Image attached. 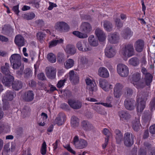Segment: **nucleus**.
I'll return each instance as SVG.
<instances>
[{
    "label": "nucleus",
    "mask_w": 155,
    "mask_h": 155,
    "mask_svg": "<svg viewBox=\"0 0 155 155\" xmlns=\"http://www.w3.org/2000/svg\"><path fill=\"white\" fill-rule=\"evenodd\" d=\"M21 58L20 55L18 54H12L9 58V60L12 68L14 69H18L20 67V70L18 73L22 74L24 69V66H21Z\"/></svg>",
    "instance_id": "f257e3e1"
},
{
    "label": "nucleus",
    "mask_w": 155,
    "mask_h": 155,
    "mask_svg": "<svg viewBox=\"0 0 155 155\" xmlns=\"http://www.w3.org/2000/svg\"><path fill=\"white\" fill-rule=\"evenodd\" d=\"M134 136L130 132H127L124 135L123 140L124 145L127 147H131L134 144Z\"/></svg>",
    "instance_id": "f03ea898"
},
{
    "label": "nucleus",
    "mask_w": 155,
    "mask_h": 155,
    "mask_svg": "<svg viewBox=\"0 0 155 155\" xmlns=\"http://www.w3.org/2000/svg\"><path fill=\"white\" fill-rule=\"evenodd\" d=\"M122 54L124 56L130 57L134 54V49L132 44H128L122 48Z\"/></svg>",
    "instance_id": "7ed1b4c3"
},
{
    "label": "nucleus",
    "mask_w": 155,
    "mask_h": 155,
    "mask_svg": "<svg viewBox=\"0 0 155 155\" xmlns=\"http://www.w3.org/2000/svg\"><path fill=\"white\" fill-rule=\"evenodd\" d=\"M73 142L75 147L78 149L84 148L87 145V143L86 140L82 139H79L78 137L77 136L74 137Z\"/></svg>",
    "instance_id": "20e7f679"
},
{
    "label": "nucleus",
    "mask_w": 155,
    "mask_h": 155,
    "mask_svg": "<svg viewBox=\"0 0 155 155\" xmlns=\"http://www.w3.org/2000/svg\"><path fill=\"white\" fill-rule=\"evenodd\" d=\"M117 71L118 74L122 77H126L128 74V68L124 64H119L117 66Z\"/></svg>",
    "instance_id": "39448f33"
},
{
    "label": "nucleus",
    "mask_w": 155,
    "mask_h": 155,
    "mask_svg": "<svg viewBox=\"0 0 155 155\" xmlns=\"http://www.w3.org/2000/svg\"><path fill=\"white\" fill-rule=\"evenodd\" d=\"M147 100L146 97H138L137 99L136 106L138 112H142L146 106V102Z\"/></svg>",
    "instance_id": "423d86ee"
},
{
    "label": "nucleus",
    "mask_w": 155,
    "mask_h": 155,
    "mask_svg": "<svg viewBox=\"0 0 155 155\" xmlns=\"http://www.w3.org/2000/svg\"><path fill=\"white\" fill-rule=\"evenodd\" d=\"M66 120V116L65 114L63 112H60L57 115L54 123L58 126H61L64 124Z\"/></svg>",
    "instance_id": "0eeeda50"
},
{
    "label": "nucleus",
    "mask_w": 155,
    "mask_h": 155,
    "mask_svg": "<svg viewBox=\"0 0 155 155\" xmlns=\"http://www.w3.org/2000/svg\"><path fill=\"white\" fill-rule=\"evenodd\" d=\"M140 78V74L138 72H136L132 75V80L133 81L136 83L135 84H134V85H136L137 87L138 88H143L144 87L143 83H140L139 82Z\"/></svg>",
    "instance_id": "6e6552de"
},
{
    "label": "nucleus",
    "mask_w": 155,
    "mask_h": 155,
    "mask_svg": "<svg viewBox=\"0 0 155 155\" xmlns=\"http://www.w3.org/2000/svg\"><path fill=\"white\" fill-rule=\"evenodd\" d=\"M99 85L104 91H107L113 88V86L106 80L101 79L99 81Z\"/></svg>",
    "instance_id": "1a4fd4ad"
},
{
    "label": "nucleus",
    "mask_w": 155,
    "mask_h": 155,
    "mask_svg": "<svg viewBox=\"0 0 155 155\" xmlns=\"http://www.w3.org/2000/svg\"><path fill=\"white\" fill-rule=\"evenodd\" d=\"M68 103L71 107L74 109H78L82 107V102L78 100L72 99H69Z\"/></svg>",
    "instance_id": "9d476101"
},
{
    "label": "nucleus",
    "mask_w": 155,
    "mask_h": 155,
    "mask_svg": "<svg viewBox=\"0 0 155 155\" xmlns=\"http://www.w3.org/2000/svg\"><path fill=\"white\" fill-rule=\"evenodd\" d=\"M14 77L10 74L5 75L2 79V82L4 85L6 86H10L12 82L14 81Z\"/></svg>",
    "instance_id": "9b49d317"
},
{
    "label": "nucleus",
    "mask_w": 155,
    "mask_h": 155,
    "mask_svg": "<svg viewBox=\"0 0 155 155\" xmlns=\"http://www.w3.org/2000/svg\"><path fill=\"white\" fill-rule=\"evenodd\" d=\"M123 85L120 83H116L114 88V97H120L122 93Z\"/></svg>",
    "instance_id": "f8f14e48"
},
{
    "label": "nucleus",
    "mask_w": 155,
    "mask_h": 155,
    "mask_svg": "<svg viewBox=\"0 0 155 155\" xmlns=\"http://www.w3.org/2000/svg\"><path fill=\"white\" fill-rule=\"evenodd\" d=\"M105 55L108 58L113 57L115 54L116 51L114 48L111 46H107L105 50Z\"/></svg>",
    "instance_id": "ddd939ff"
},
{
    "label": "nucleus",
    "mask_w": 155,
    "mask_h": 155,
    "mask_svg": "<svg viewBox=\"0 0 155 155\" xmlns=\"http://www.w3.org/2000/svg\"><path fill=\"white\" fill-rule=\"evenodd\" d=\"M14 42L17 46L21 47L25 45V39L21 35H18L15 37Z\"/></svg>",
    "instance_id": "4468645a"
},
{
    "label": "nucleus",
    "mask_w": 155,
    "mask_h": 155,
    "mask_svg": "<svg viewBox=\"0 0 155 155\" xmlns=\"http://www.w3.org/2000/svg\"><path fill=\"white\" fill-rule=\"evenodd\" d=\"M46 74L48 78L53 79L56 77V69L53 67H46L45 69Z\"/></svg>",
    "instance_id": "2eb2a0df"
},
{
    "label": "nucleus",
    "mask_w": 155,
    "mask_h": 155,
    "mask_svg": "<svg viewBox=\"0 0 155 155\" xmlns=\"http://www.w3.org/2000/svg\"><path fill=\"white\" fill-rule=\"evenodd\" d=\"M145 43L142 39H138L134 43V46L135 50L138 52H142L144 48Z\"/></svg>",
    "instance_id": "dca6fc26"
},
{
    "label": "nucleus",
    "mask_w": 155,
    "mask_h": 155,
    "mask_svg": "<svg viewBox=\"0 0 155 155\" xmlns=\"http://www.w3.org/2000/svg\"><path fill=\"white\" fill-rule=\"evenodd\" d=\"M12 100V97H4L2 99V106L0 103V108L4 110H8L10 109V106L8 101Z\"/></svg>",
    "instance_id": "f3484780"
},
{
    "label": "nucleus",
    "mask_w": 155,
    "mask_h": 155,
    "mask_svg": "<svg viewBox=\"0 0 155 155\" xmlns=\"http://www.w3.org/2000/svg\"><path fill=\"white\" fill-rule=\"evenodd\" d=\"M119 36L117 33L110 34L108 36V41L111 44H116L119 41Z\"/></svg>",
    "instance_id": "a211bd4d"
},
{
    "label": "nucleus",
    "mask_w": 155,
    "mask_h": 155,
    "mask_svg": "<svg viewBox=\"0 0 155 155\" xmlns=\"http://www.w3.org/2000/svg\"><path fill=\"white\" fill-rule=\"evenodd\" d=\"M135 101L131 98H127L124 101L125 108L128 110H132L134 109Z\"/></svg>",
    "instance_id": "6ab92c4d"
},
{
    "label": "nucleus",
    "mask_w": 155,
    "mask_h": 155,
    "mask_svg": "<svg viewBox=\"0 0 155 155\" xmlns=\"http://www.w3.org/2000/svg\"><path fill=\"white\" fill-rule=\"evenodd\" d=\"M69 79L73 84H76L79 82V77L78 75L74 74L73 70H71L69 72Z\"/></svg>",
    "instance_id": "aec40b11"
},
{
    "label": "nucleus",
    "mask_w": 155,
    "mask_h": 155,
    "mask_svg": "<svg viewBox=\"0 0 155 155\" xmlns=\"http://www.w3.org/2000/svg\"><path fill=\"white\" fill-rule=\"evenodd\" d=\"M56 27L61 32L67 31L69 29V27L68 24L63 21L58 22L56 24Z\"/></svg>",
    "instance_id": "412c9836"
},
{
    "label": "nucleus",
    "mask_w": 155,
    "mask_h": 155,
    "mask_svg": "<svg viewBox=\"0 0 155 155\" xmlns=\"http://www.w3.org/2000/svg\"><path fill=\"white\" fill-rule=\"evenodd\" d=\"M95 33L100 41L103 42L105 40L106 37L102 30L99 28H97L95 30Z\"/></svg>",
    "instance_id": "4be33fe9"
},
{
    "label": "nucleus",
    "mask_w": 155,
    "mask_h": 155,
    "mask_svg": "<svg viewBox=\"0 0 155 155\" xmlns=\"http://www.w3.org/2000/svg\"><path fill=\"white\" fill-rule=\"evenodd\" d=\"M133 33L130 29L127 27L122 31L121 35L124 39H129L132 36Z\"/></svg>",
    "instance_id": "5701e85b"
},
{
    "label": "nucleus",
    "mask_w": 155,
    "mask_h": 155,
    "mask_svg": "<svg viewBox=\"0 0 155 155\" xmlns=\"http://www.w3.org/2000/svg\"><path fill=\"white\" fill-rule=\"evenodd\" d=\"M81 29V31L85 33H89L91 30V27L88 23L84 22L82 24Z\"/></svg>",
    "instance_id": "b1692460"
},
{
    "label": "nucleus",
    "mask_w": 155,
    "mask_h": 155,
    "mask_svg": "<svg viewBox=\"0 0 155 155\" xmlns=\"http://www.w3.org/2000/svg\"><path fill=\"white\" fill-rule=\"evenodd\" d=\"M98 74L99 76L104 78H107L109 76V72L105 68L101 67L98 70Z\"/></svg>",
    "instance_id": "393cba45"
},
{
    "label": "nucleus",
    "mask_w": 155,
    "mask_h": 155,
    "mask_svg": "<svg viewBox=\"0 0 155 155\" xmlns=\"http://www.w3.org/2000/svg\"><path fill=\"white\" fill-rule=\"evenodd\" d=\"M115 133L116 143L118 144H120L124 138L122 132L120 130L117 129L115 130Z\"/></svg>",
    "instance_id": "a878e982"
},
{
    "label": "nucleus",
    "mask_w": 155,
    "mask_h": 155,
    "mask_svg": "<svg viewBox=\"0 0 155 155\" xmlns=\"http://www.w3.org/2000/svg\"><path fill=\"white\" fill-rule=\"evenodd\" d=\"M81 126L83 129L86 131L90 130L94 128L92 125L86 120L83 121L81 123Z\"/></svg>",
    "instance_id": "bb28decb"
},
{
    "label": "nucleus",
    "mask_w": 155,
    "mask_h": 155,
    "mask_svg": "<svg viewBox=\"0 0 155 155\" xmlns=\"http://www.w3.org/2000/svg\"><path fill=\"white\" fill-rule=\"evenodd\" d=\"M84 43L83 41H78L77 44L76 46L78 49L80 51H90L91 48H90L88 45L87 46L85 43L84 45L85 47H83V44Z\"/></svg>",
    "instance_id": "cd10ccee"
},
{
    "label": "nucleus",
    "mask_w": 155,
    "mask_h": 155,
    "mask_svg": "<svg viewBox=\"0 0 155 155\" xmlns=\"http://www.w3.org/2000/svg\"><path fill=\"white\" fill-rule=\"evenodd\" d=\"M132 127L133 129L135 131H137L141 127L139 119L136 118L132 122Z\"/></svg>",
    "instance_id": "c85d7f7f"
},
{
    "label": "nucleus",
    "mask_w": 155,
    "mask_h": 155,
    "mask_svg": "<svg viewBox=\"0 0 155 155\" xmlns=\"http://www.w3.org/2000/svg\"><path fill=\"white\" fill-rule=\"evenodd\" d=\"M11 85L13 89L15 91H18L22 87V83L20 81H15L12 82Z\"/></svg>",
    "instance_id": "c756f323"
},
{
    "label": "nucleus",
    "mask_w": 155,
    "mask_h": 155,
    "mask_svg": "<svg viewBox=\"0 0 155 155\" xmlns=\"http://www.w3.org/2000/svg\"><path fill=\"white\" fill-rule=\"evenodd\" d=\"M88 40L90 45L91 46L93 47L97 46L98 44L97 40L93 35L90 36Z\"/></svg>",
    "instance_id": "7c9ffc66"
},
{
    "label": "nucleus",
    "mask_w": 155,
    "mask_h": 155,
    "mask_svg": "<svg viewBox=\"0 0 155 155\" xmlns=\"http://www.w3.org/2000/svg\"><path fill=\"white\" fill-rule=\"evenodd\" d=\"M119 115L121 119L127 120L130 118V115L127 111L122 110L119 112Z\"/></svg>",
    "instance_id": "2f4dec72"
},
{
    "label": "nucleus",
    "mask_w": 155,
    "mask_h": 155,
    "mask_svg": "<svg viewBox=\"0 0 155 155\" xmlns=\"http://www.w3.org/2000/svg\"><path fill=\"white\" fill-rule=\"evenodd\" d=\"M9 64L8 63H6L5 65L1 67V71L3 74L5 75L10 74L11 72L9 70Z\"/></svg>",
    "instance_id": "473e14b6"
},
{
    "label": "nucleus",
    "mask_w": 155,
    "mask_h": 155,
    "mask_svg": "<svg viewBox=\"0 0 155 155\" xmlns=\"http://www.w3.org/2000/svg\"><path fill=\"white\" fill-rule=\"evenodd\" d=\"M79 119L78 118L75 116H73L71 119V126L74 128L78 127L79 124Z\"/></svg>",
    "instance_id": "72a5a7b5"
},
{
    "label": "nucleus",
    "mask_w": 155,
    "mask_h": 155,
    "mask_svg": "<svg viewBox=\"0 0 155 155\" xmlns=\"http://www.w3.org/2000/svg\"><path fill=\"white\" fill-rule=\"evenodd\" d=\"M153 76L150 73H148L145 75L144 80L146 85L148 86H150L152 81Z\"/></svg>",
    "instance_id": "f704fd0d"
},
{
    "label": "nucleus",
    "mask_w": 155,
    "mask_h": 155,
    "mask_svg": "<svg viewBox=\"0 0 155 155\" xmlns=\"http://www.w3.org/2000/svg\"><path fill=\"white\" fill-rule=\"evenodd\" d=\"M74 64V60L71 58L67 59L64 64V66L66 69H70L72 67Z\"/></svg>",
    "instance_id": "c9c22d12"
},
{
    "label": "nucleus",
    "mask_w": 155,
    "mask_h": 155,
    "mask_svg": "<svg viewBox=\"0 0 155 155\" xmlns=\"http://www.w3.org/2000/svg\"><path fill=\"white\" fill-rule=\"evenodd\" d=\"M66 51L69 54H74L76 52V49L74 46L68 45L66 46Z\"/></svg>",
    "instance_id": "e433bc0d"
},
{
    "label": "nucleus",
    "mask_w": 155,
    "mask_h": 155,
    "mask_svg": "<svg viewBox=\"0 0 155 155\" xmlns=\"http://www.w3.org/2000/svg\"><path fill=\"white\" fill-rule=\"evenodd\" d=\"M104 29L108 31H111L113 28L112 24L107 21H105L104 22Z\"/></svg>",
    "instance_id": "4c0bfd02"
},
{
    "label": "nucleus",
    "mask_w": 155,
    "mask_h": 155,
    "mask_svg": "<svg viewBox=\"0 0 155 155\" xmlns=\"http://www.w3.org/2000/svg\"><path fill=\"white\" fill-rule=\"evenodd\" d=\"M2 31L4 34L7 35L12 31V29L10 25H5L2 28Z\"/></svg>",
    "instance_id": "58836bf2"
},
{
    "label": "nucleus",
    "mask_w": 155,
    "mask_h": 155,
    "mask_svg": "<svg viewBox=\"0 0 155 155\" xmlns=\"http://www.w3.org/2000/svg\"><path fill=\"white\" fill-rule=\"evenodd\" d=\"M63 42V40L61 38L59 40H54L50 42L49 43V47L50 48L56 46L58 44L62 43Z\"/></svg>",
    "instance_id": "ea45409f"
},
{
    "label": "nucleus",
    "mask_w": 155,
    "mask_h": 155,
    "mask_svg": "<svg viewBox=\"0 0 155 155\" xmlns=\"http://www.w3.org/2000/svg\"><path fill=\"white\" fill-rule=\"evenodd\" d=\"M35 16V14L32 12L26 13L23 15V18L28 20L33 19Z\"/></svg>",
    "instance_id": "a19ab883"
},
{
    "label": "nucleus",
    "mask_w": 155,
    "mask_h": 155,
    "mask_svg": "<svg viewBox=\"0 0 155 155\" xmlns=\"http://www.w3.org/2000/svg\"><path fill=\"white\" fill-rule=\"evenodd\" d=\"M47 58L48 61L51 63H54L56 61V58L55 55L52 53L48 54Z\"/></svg>",
    "instance_id": "79ce46f5"
},
{
    "label": "nucleus",
    "mask_w": 155,
    "mask_h": 155,
    "mask_svg": "<svg viewBox=\"0 0 155 155\" xmlns=\"http://www.w3.org/2000/svg\"><path fill=\"white\" fill-rule=\"evenodd\" d=\"M57 59L58 62L59 63L64 62L65 59L64 54L62 53L59 52L57 54Z\"/></svg>",
    "instance_id": "37998d69"
},
{
    "label": "nucleus",
    "mask_w": 155,
    "mask_h": 155,
    "mask_svg": "<svg viewBox=\"0 0 155 155\" xmlns=\"http://www.w3.org/2000/svg\"><path fill=\"white\" fill-rule=\"evenodd\" d=\"M36 36L38 39L41 42L44 40L46 34L42 31H38L37 33Z\"/></svg>",
    "instance_id": "c03bdc74"
},
{
    "label": "nucleus",
    "mask_w": 155,
    "mask_h": 155,
    "mask_svg": "<svg viewBox=\"0 0 155 155\" xmlns=\"http://www.w3.org/2000/svg\"><path fill=\"white\" fill-rule=\"evenodd\" d=\"M130 64L136 66L138 65L139 63L138 59L137 57H133L130 58L129 61Z\"/></svg>",
    "instance_id": "a18cd8bd"
},
{
    "label": "nucleus",
    "mask_w": 155,
    "mask_h": 155,
    "mask_svg": "<svg viewBox=\"0 0 155 155\" xmlns=\"http://www.w3.org/2000/svg\"><path fill=\"white\" fill-rule=\"evenodd\" d=\"M73 34L79 38H85L87 37V36L86 34H83L78 31H74L73 32Z\"/></svg>",
    "instance_id": "49530a36"
},
{
    "label": "nucleus",
    "mask_w": 155,
    "mask_h": 155,
    "mask_svg": "<svg viewBox=\"0 0 155 155\" xmlns=\"http://www.w3.org/2000/svg\"><path fill=\"white\" fill-rule=\"evenodd\" d=\"M114 22L116 26L118 29H120L122 27L123 23L120 19L116 18L114 20Z\"/></svg>",
    "instance_id": "de8ad7c7"
},
{
    "label": "nucleus",
    "mask_w": 155,
    "mask_h": 155,
    "mask_svg": "<svg viewBox=\"0 0 155 155\" xmlns=\"http://www.w3.org/2000/svg\"><path fill=\"white\" fill-rule=\"evenodd\" d=\"M88 87L90 91H96L97 90V86L94 81L88 86Z\"/></svg>",
    "instance_id": "09e8293b"
},
{
    "label": "nucleus",
    "mask_w": 155,
    "mask_h": 155,
    "mask_svg": "<svg viewBox=\"0 0 155 155\" xmlns=\"http://www.w3.org/2000/svg\"><path fill=\"white\" fill-rule=\"evenodd\" d=\"M32 73V71L29 68L26 69L24 71L25 77L27 78L29 77Z\"/></svg>",
    "instance_id": "8fccbe9b"
},
{
    "label": "nucleus",
    "mask_w": 155,
    "mask_h": 155,
    "mask_svg": "<svg viewBox=\"0 0 155 155\" xmlns=\"http://www.w3.org/2000/svg\"><path fill=\"white\" fill-rule=\"evenodd\" d=\"M10 126L7 124L2 123V132H7L10 131Z\"/></svg>",
    "instance_id": "3c124183"
},
{
    "label": "nucleus",
    "mask_w": 155,
    "mask_h": 155,
    "mask_svg": "<svg viewBox=\"0 0 155 155\" xmlns=\"http://www.w3.org/2000/svg\"><path fill=\"white\" fill-rule=\"evenodd\" d=\"M46 144L45 142L44 141L42 144L41 150V153L43 155H45L46 152Z\"/></svg>",
    "instance_id": "603ef678"
},
{
    "label": "nucleus",
    "mask_w": 155,
    "mask_h": 155,
    "mask_svg": "<svg viewBox=\"0 0 155 155\" xmlns=\"http://www.w3.org/2000/svg\"><path fill=\"white\" fill-rule=\"evenodd\" d=\"M125 94L127 96H131L133 93V91L132 89L129 88H127L125 90Z\"/></svg>",
    "instance_id": "864d4df0"
},
{
    "label": "nucleus",
    "mask_w": 155,
    "mask_h": 155,
    "mask_svg": "<svg viewBox=\"0 0 155 155\" xmlns=\"http://www.w3.org/2000/svg\"><path fill=\"white\" fill-rule=\"evenodd\" d=\"M66 80L65 79L63 80H60L58 83L57 84V87L60 88L64 86V83L66 81Z\"/></svg>",
    "instance_id": "5fc2aeb1"
},
{
    "label": "nucleus",
    "mask_w": 155,
    "mask_h": 155,
    "mask_svg": "<svg viewBox=\"0 0 155 155\" xmlns=\"http://www.w3.org/2000/svg\"><path fill=\"white\" fill-rule=\"evenodd\" d=\"M25 97H34L35 95L32 91H28L25 92Z\"/></svg>",
    "instance_id": "6e6d98bb"
},
{
    "label": "nucleus",
    "mask_w": 155,
    "mask_h": 155,
    "mask_svg": "<svg viewBox=\"0 0 155 155\" xmlns=\"http://www.w3.org/2000/svg\"><path fill=\"white\" fill-rule=\"evenodd\" d=\"M38 79L40 80L43 81L46 80L45 74L43 73H41L38 75Z\"/></svg>",
    "instance_id": "4d7b16f0"
},
{
    "label": "nucleus",
    "mask_w": 155,
    "mask_h": 155,
    "mask_svg": "<svg viewBox=\"0 0 155 155\" xmlns=\"http://www.w3.org/2000/svg\"><path fill=\"white\" fill-rule=\"evenodd\" d=\"M151 110H155V98H153L151 101L150 103Z\"/></svg>",
    "instance_id": "13d9d810"
},
{
    "label": "nucleus",
    "mask_w": 155,
    "mask_h": 155,
    "mask_svg": "<svg viewBox=\"0 0 155 155\" xmlns=\"http://www.w3.org/2000/svg\"><path fill=\"white\" fill-rule=\"evenodd\" d=\"M61 108L66 111H68L70 110V108L68 105L65 103L61 104Z\"/></svg>",
    "instance_id": "bf43d9fd"
},
{
    "label": "nucleus",
    "mask_w": 155,
    "mask_h": 155,
    "mask_svg": "<svg viewBox=\"0 0 155 155\" xmlns=\"http://www.w3.org/2000/svg\"><path fill=\"white\" fill-rule=\"evenodd\" d=\"M4 97H14V94L12 91L8 90L5 93Z\"/></svg>",
    "instance_id": "052dcab7"
},
{
    "label": "nucleus",
    "mask_w": 155,
    "mask_h": 155,
    "mask_svg": "<svg viewBox=\"0 0 155 155\" xmlns=\"http://www.w3.org/2000/svg\"><path fill=\"white\" fill-rule=\"evenodd\" d=\"M12 10L17 15H18L19 12V5H18L14 6L12 8Z\"/></svg>",
    "instance_id": "680f3d73"
},
{
    "label": "nucleus",
    "mask_w": 155,
    "mask_h": 155,
    "mask_svg": "<svg viewBox=\"0 0 155 155\" xmlns=\"http://www.w3.org/2000/svg\"><path fill=\"white\" fill-rule=\"evenodd\" d=\"M31 3L36 8H39V4L37 0H32L31 2Z\"/></svg>",
    "instance_id": "e2e57ef3"
},
{
    "label": "nucleus",
    "mask_w": 155,
    "mask_h": 155,
    "mask_svg": "<svg viewBox=\"0 0 155 155\" xmlns=\"http://www.w3.org/2000/svg\"><path fill=\"white\" fill-rule=\"evenodd\" d=\"M49 6L48 8V9L49 10H52L54 7H56L57 5L55 3H54L52 2H49Z\"/></svg>",
    "instance_id": "0e129e2a"
},
{
    "label": "nucleus",
    "mask_w": 155,
    "mask_h": 155,
    "mask_svg": "<svg viewBox=\"0 0 155 155\" xmlns=\"http://www.w3.org/2000/svg\"><path fill=\"white\" fill-rule=\"evenodd\" d=\"M149 131L151 134H155V124L152 125L150 127Z\"/></svg>",
    "instance_id": "69168bd1"
},
{
    "label": "nucleus",
    "mask_w": 155,
    "mask_h": 155,
    "mask_svg": "<svg viewBox=\"0 0 155 155\" xmlns=\"http://www.w3.org/2000/svg\"><path fill=\"white\" fill-rule=\"evenodd\" d=\"M80 61L82 64H85L87 62V59L86 58L83 56H81L79 58Z\"/></svg>",
    "instance_id": "338daca9"
},
{
    "label": "nucleus",
    "mask_w": 155,
    "mask_h": 155,
    "mask_svg": "<svg viewBox=\"0 0 155 155\" xmlns=\"http://www.w3.org/2000/svg\"><path fill=\"white\" fill-rule=\"evenodd\" d=\"M103 132L104 135L106 136L107 137H107L109 138L110 133L108 129L107 128L104 129L103 131Z\"/></svg>",
    "instance_id": "774afa93"
}]
</instances>
